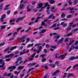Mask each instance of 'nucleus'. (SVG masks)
<instances>
[{
  "instance_id": "obj_1",
  "label": "nucleus",
  "mask_w": 78,
  "mask_h": 78,
  "mask_svg": "<svg viewBox=\"0 0 78 78\" xmlns=\"http://www.w3.org/2000/svg\"><path fill=\"white\" fill-rule=\"evenodd\" d=\"M67 55V54L66 53L65 54L63 55H61L60 56H59V57H58L57 56L59 55L58 54H55V58H58V59H59V58H61V59L62 60V59H64L65 58V57L64 56H66Z\"/></svg>"
},
{
  "instance_id": "obj_2",
  "label": "nucleus",
  "mask_w": 78,
  "mask_h": 78,
  "mask_svg": "<svg viewBox=\"0 0 78 78\" xmlns=\"http://www.w3.org/2000/svg\"><path fill=\"white\" fill-rule=\"evenodd\" d=\"M43 5H45L44 6V7H43L41 8V9L40 10H39V12H41V11H42V9H44V8H45L46 6H50V5H48V3L46 2V3H44L43 4Z\"/></svg>"
},
{
  "instance_id": "obj_3",
  "label": "nucleus",
  "mask_w": 78,
  "mask_h": 78,
  "mask_svg": "<svg viewBox=\"0 0 78 78\" xmlns=\"http://www.w3.org/2000/svg\"><path fill=\"white\" fill-rule=\"evenodd\" d=\"M5 18H6V14H4L2 16L0 19V20L2 22H3L4 20H3Z\"/></svg>"
},
{
  "instance_id": "obj_4",
  "label": "nucleus",
  "mask_w": 78,
  "mask_h": 78,
  "mask_svg": "<svg viewBox=\"0 0 78 78\" xmlns=\"http://www.w3.org/2000/svg\"><path fill=\"white\" fill-rule=\"evenodd\" d=\"M21 60H22V58L20 57L18 58L17 59V61L16 62L15 66H18L17 63L19 61H20Z\"/></svg>"
},
{
  "instance_id": "obj_5",
  "label": "nucleus",
  "mask_w": 78,
  "mask_h": 78,
  "mask_svg": "<svg viewBox=\"0 0 78 78\" xmlns=\"http://www.w3.org/2000/svg\"><path fill=\"white\" fill-rule=\"evenodd\" d=\"M64 38H62L60 40L58 41L57 42V43H58V45H59V44H61V43H62V42H63V41H64Z\"/></svg>"
},
{
  "instance_id": "obj_6",
  "label": "nucleus",
  "mask_w": 78,
  "mask_h": 78,
  "mask_svg": "<svg viewBox=\"0 0 78 78\" xmlns=\"http://www.w3.org/2000/svg\"><path fill=\"white\" fill-rule=\"evenodd\" d=\"M78 59V57H75L74 56H73L70 58L69 60L70 61H73V60H74V59Z\"/></svg>"
},
{
  "instance_id": "obj_7",
  "label": "nucleus",
  "mask_w": 78,
  "mask_h": 78,
  "mask_svg": "<svg viewBox=\"0 0 78 78\" xmlns=\"http://www.w3.org/2000/svg\"><path fill=\"white\" fill-rule=\"evenodd\" d=\"M0 63L2 64V65L1 66L2 67H3L5 66V61H4L3 59H1L0 60Z\"/></svg>"
},
{
  "instance_id": "obj_8",
  "label": "nucleus",
  "mask_w": 78,
  "mask_h": 78,
  "mask_svg": "<svg viewBox=\"0 0 78 78\" xmlns=\"http://www.w3.org/2000/svg\"><path fill=\"white\" fill-rule=\"evenodd\" d=\"M61 25H62L63 27H66L67 26V23H65V22H63L61 24Z\"/></svg>"
},
{
  "instance_id": "obj_9",
  "label": "nucleus",
  "mask_w": 78,
  "mask_h": 78,
  "mask_svg": "<svg viewBox=\"0 0 78 78\" xmlns=\"http://www.w3.org/2000/svg\"><path fill=\"white\" fill-rule=\"evenodd\" d=\"M11 75H12V73H10L8 74H7V73H4L3 74V75H5L6 76H10Z\"/></svg>"
},
{
  "instance_id": "obj_10",
  "label": "nucleus",
  "mask_w": 78,
  "mask_h": 78,
  "mask_svg": "<svg viewBox=\"0 0 78 78\" xmlns=\"http://www.w3.org/2000/svg\"><path fill=\"white\" fill-rule=\"evenodd\" d=\"M16 68V66H11V67H9L8 68L9 70H10V69H15Z\"/></svg>"
},
{
  "instance_id": "obj_11",
  "label": "nucleus",
  "mask_w": 78,
  "mask_h": 78,
  "mask_svg": "<svg viewBox=\"0 0 78 78\" xmlns=\"http://www.w3.org/2000/svg\"><path fill=\"white\" fill-rule=\"evenodd\" d=\"M72 29V27H67L66 28V30H67V33H68L70 30H71V29Z\"/></svg>"
},
{
  "instance_id": "obj_12",
  "label": "nucleus",
  "mask_w": 78,
  "mask_h": 78,
  "mask_svg": "<svg viewBox=\"0 0 78 78\" xmlns=\"http://www.w3.org/2000/svg\"><path fill=\"white\" fill-rule=\"evenodd\" d=\"M43 4L42 3H40V4H38L37 6L39 7V8H41Z\"/></svg>"
},
{
  "instance_id": "obj_13",
  "label": "nucleus",
  "mask_w": 78,
  "mask_h": 78,
  "mask_svg": "<svg viewBox=\"0 0 78 78\" xmlns=\"http://www.w3.org/2000/svg\"><path fill=\"white\" fill-rule=\"evenodd\" d=\"M24 8V5L23 4H21L20 6V9H23Z\"/></svg>"
},
{
  "instance_id": "obj_14",
  "label": "nucleus",
  "mask_w": 78,
  "mask_h": 78,
  "mask_svg": "<svg viewBox=\"0 0 78 78\" xmlns=\"http://www.w3.org/2000/svg\"><path fill=\"white\" fill-rule=\"evenodd\" d=\"M34 45V44H33V43H32V44H29L27 46V48H30V47H33Z\"/></svg>"
},
{
  "instance_id": "obj_15",
  "label": "nucleus",
  "mask_w": 78,
  "mask_h": 78,
  "mask_svg": "<svg viewBox=\"0 0 78 78\" xmlns=\"http://www.w3.org/2000/svg\"><path fill=\"white\" fill-rule=\"evenodd\" d=\"M66 16V14L64 13H62L61 16V17H62V18H64Z\"/></svg>"
},
{
  "instance_id": "obj_16",
  "label": "nucleus",
  "mask_w": 78,
  "mask_h": 78,
  "mask_svg": "<svg viewBox=\"0 0 78 78\" xmlns=\"http://www.w3.org/2000/svg\"><path fill=\"white\" fill-rule=\"evenodd\" d=\"M55 2L54 0H49V3L50 4H53Z\"/></svg>"
},
{
  "instance_id": "obj_17",
  "label": "nucleus",
  "mask_w": 78,
  "mask_h": 78,
  "mask_svg": "<svg viewBox=\"0 0 78 78\" xmlns=\"http://www.w3.org/2000/svg\"><path fill=\"white\" fill-rule=\"evenodd\" d=\"M17 48V46H14L13 47L11 48L10 49V51H12L14 49H16Z\"/></svg>"
},
{
  "instance_id": "obj_18",
  "label": "nucleus",
  "mask_w": 78,
  "mask_h": 78,
  "mask_svg": "<svg viewBox=\"0 0 78 78\" xmlns=\"http://www.w3.org/2000/svg\"><path fill=\"white\" fill-rule=\"evenodd\" d=\"M14 73L15 74H16L17 75L20 73V71H19L18 72L16 71H15L14 72Z\"/></svg>"
},
{
  "instance_id": "obj_19",
  "label": "nucleus",
  "mask_w": 78,
  "mask_h": 78,
  "mask_svg": "<svg viewBox=\"0 0 78 78\" xmlns=\"http://www.w3.org/2000/svg\"><path fill=\"white\" fill-rule=\"evenodd\" d=\"M74 9H75L74 8L69 7L67 8V9H69L70 11H73Z\"/></svg>"
},
{
  "instance_id": "obj_20",
  "label": "nucleus",
  "mask_w": 78,
  "mask_h": 78,
  "mask_svg": "<svg viewBox=\"0 0 78 78\" xmlns=\"http://www.w3.org/2000/svg\"><path fill=\"white\" fill-rule=\"evenodd\" d=\"M10 5H7L5 7V8L4 9V10H7V9H9V8H8V7H9V6H10Z\"/></svg>"
},
{
  "instance_id": "obj_21",
  "label": "nucleus",
  "mask_w": 78,
  "mask_h": 78,
  "mask_svg": "<svg viewBox=\"0 0 78 78\" xmlns=\"http://www.w3.org/2000/svg\"><path fill=\"white\" fill-rule=\"evenodd\" d=\"M22 19L21 18V17H19L17 19V20L16 21V22H19V21H20V20H22Z\"/></svg>"
},
{
  "instance_id": "obj_22",
  "label": "nucleus",
  "mask_w": 78,
  "mask_h": 78,
  "mask_svg": "<svg viewBox=\"0 0 78 78\" xmlns=\"http://www.w3.org/2000/svg\"><path fill=\"white\" fill-rule=\"evenodd\" d=\"M46 31V30H43L41 31L40 32V33L41 34H42V33H44L45 32V31Z\"/></svg>"
},
{
  "instance_id": "obj_23",
  "label": "nucleus",
  "mask_w": 78,
  "mask_h": 78,
  "mask_svg": "<svg viewBox=\"0 0 78 78\" xmlns=\"http://www.w3.org/2000/svg\"><path fill=\"white\" fill-rule=\"evenodd\" d=\"M53 16V14H51V16H49L47 18V19H51V18Z\"/></svg>"
},
{
  "instance_id": "obj_24",
  "label": "nucleus",
  "mask_w": 78,
  "mask_h": 78,
  "mask_svg": "<svg viewBox=\"0 0 78 78\" xmlns=\"http://www.w3.org/2000/svg\"><path fill=\"white\" fill-rule=\"evenodd\" d=\"M5 27H6V25H2L1 27V30H3V29H5Z\"/></svg>"
},
{
  "instance_id": "obj_25",
  "label": "nucleus",
  "mask_w": 78,
  "mask_h": 78,
  "mask_svg": "<svg viewBox=\"0 0 78 78\" xmlns=\"http://www.w3.org/2000/svg\"><path fill=\"white\" fill-rule=\"evenodd\" d=\"M41 25H44L45 27H47L48 25H45V23L44 22H42L41 23Z\"/></svg>"
},
{
  "instance_id": "obj_26",
  "label": "nucleus",
  "mask_w": 78,
  "mask_h": 78,
  "mask_svg": "<svg viewBox=\"0 0 78 78\" xmlns=\"http://www.w3.org/2000/svg\"><path fill=\"white\" fill-rule=\"evenodd\" d=\"M56 26V24L54 23L51 26V27H50V28H52L53 27H55Z\"/></svg>"
},
{
  "instance_id": "obj_27",
  "label": "nucleus",
  "mask_w": 78,
  "mask_h": 78,
  "mask_svg": "<svg viewBox=\"0 0 78 78\" xmlns=\"http://www.w3.org/2000/svg\"><path fill=\"white\" fill-rule=\"evenodd\" d=\"M10 48H11L10 47L6 49H5V50H4V51H5V52H6V51H8V50H9Z\"/></svg>"
},
{
  "instance_id": "obj_28",
  "label": "nucleus",
  "mask_w": 78,
  "mask_h": 78,
  "mask_svg": "<svg viewBox=\"0 0 78 78\" xmlns=\"http://www.w3.org/2000/svg\"><path fill=\"white\" fill-rule=\"evenodd\" d=\"M9 57L12 58V57H13V56H14V54L12 53L9 54Z\"/></svg>"
},
{
  "instance_id": "obj_29",
  "label": "nucleus",
  "mask_w": 78,
  "mask_h": 78,
  "mask_svg": "<svg viewBox=\"0 0 78 78\" xmlns=\"http://www.w3.org/2000/svg\"><path fill=\"white\" fill-rule=\"evenodd\" d=\"M50 7H48L47 8V10H46V12H48L50 11Z\"/></svg>"
},
{
  "instance_id": "obj_30",
  "label": "nucleus",
  "mask_w": 78,
  "mask_h": 78,
  "mask_svg": "<svg viewBox=\"0 0 78 78\" xmlns=\"http://www.w3.org/2000/svg\"><path fill=\"white\" fill-rule=\"evenodd\" d=\"M78 67V64H76L73 66V69H75V67Z\"/></svg>"
},
{
  "instance_id": "obj_31",
  "label": "nucleus",
  "mask_w": 78,
  "mask_h": 78,
  "mask_svg": "<svg viewBox=\"0 0 78 78\" xmlns=\"http://www.w3.org/2000/svg\"><path fill=\"white\" fill-rule=\"evenodd\" d=\"M72 50H73L74 48H75V45L74 44H73L72 45V46H71L70 48Z\"/></svg>"
},
{
  "instance_id": "obj_32",
  "label": "nucleus",
  "mask_w": 78,
  "mask_h": 78,
  "mask_svg": "<svg viewBox=\"0 0 78 78\" xmlns=\"http://www.w3.org/2000/svg\"><path fill=\"white\" fill-rule=\"evenodd\" d=\"M70 76H73V74L69 73V74L68 76H67V78H69Z\"/></svg>"
},
{
  "instance_id": "obj_33",
  "label": "nucleus",
  "mask_w": 78,
  "mask_h": 78,
  "mask_svg": "<svg viewBox=\"0 0 78 78\" xmlns=\"http://www.w3.org/2000/svg\"><path fill=\"white\" fill-rule=\"evenodd\" d=\"M47 59L46 58H43L41 60V62H44L46 61Z\"/></svg>"
},
{
  "instance_id": "obj_34",
  "label": "nucleus",
  "mask_w": 78,
  "mask_h": 78,
  "mask_svg": "<svg viewBox=\"0 0 78 78\" xmlns=\"http://www.w3.org/2000/svg\"><path fill=\"white\" fill-rule=\"evenodd\" d=\"M72 17V15H67L66 16V18L67 19H69V18H70V17Z\"/></svg>"
},
{
  "instance_id": "obj_35",
  "label": "nucleus",
  "mask_w": 78,
  "mask_h": 78,
  "mask_svg": "<svg viewBox=\"0 0 78 78\" xmlns=\"http://www.w3.org/2000/svg\"><path fill=\"white\" fill-rule=\"evenodd\" d=\"M24 68V67L22 66H20L18 67L19 69H23Z\"/></svg>"
},
{
  "instance_id": "obj_36",
  "label": "nucleus",
  "mask_w": 78,
  "mask_h": 78,
  "mask_svg": "<svg viewBox=\"0 0 78 78\" xmlns=\"http://www.w3.org/2000/svg\"><path fill=\"white\" fill-rule=\"evenodd\" d=\"M77 3H78V1L75 0L74 1V4H73V5H75L77 4Z\"/></svg>"
},
{
  "instance_id": "obj_37",
  "label": "nucleus",
  "mask_w": 78,
  "mask_h": 78,
  "mask_svg": "<svg viewBox=\"0 0 78 78\" xmlns=\"http://www.w3.org/2000/svg\"><path fill=\"white\" fill-rule=\"evenodd\" d=\"M36 53H35L33 55H32L31 56V58H34V56L36 55Z\"/></svg>"
},
{
  "instance_id": "obj_38",
  "label": "nucleus",
  "mask_w": 78,
  "mask_h": 78,
  "mask_svg": "<svg viewBox=\"0 0 78 78\" xmlns=\"http://www.w3.org/2000/svg\"><path fill=\"white\" fill-rule=\"evenodd\" d=\"M5 44V42H4L3 43H1L0 44V47H2V46H3Z\"/></svg>"
},
{
  "instance_id": "obj_39",
  "label": "nucleus",
  "mask_w": 78,
  "mask_h": 78,
  "mask_svg": "<svg viewBox=\"0 0 78 78\" xmlns=\"http://www.w3.org/2000/svg\"><path fill=\"white\" fill-rule=\"evenodd\" d=\"M34 23V21L30 22L29 23V25H32V24H33V23Z\"/></svg>"
},
{
  "instance_id": "obj_40",
  "label": "nucleus",
  "mask_w": 78,
  "mask_h": 78,
  "mask_svg": "<svg viewBox=\"0 0 78 78\" xmlns=\"http://www.w3.org/2000/svg\"><path fill=\"white\" fill-rule=\"evenodd\" d=\"M27 41L26 42V44H27V43H28V42H29V41H30V38H27Z\"/></svg>"
},
{
  "instance_id": "obj_41",
  "label": "nucleus",
  "mask_w": 78,
  "mask_h": 78,
  "mask_svg": "<svg viewBox=\"0 0 78 78\" xmlns=\"http://www.w3.org/2000/svg\"><path fill=\"white\" fill-rule=\"evenodd\" d=\"M73 35V34L72 33H71L69 34H67V35L66 36L68 37V36H72V35Z\"/></svg>"
},
{
  "instance_id": "obj_42",
  "label": "nucleus",
  "mask_w": 78,
  "mask_h": 78,
  "mask_svg": "<svg viewBox=\"0 0 78 78\" xmlns=\"http://www.w3.org/2000/svg\"><path fill=\"white\" fill-rule=\"evenodd\" d=\"M68 39H69V38H66V39L64 40V42H68V41H69Z\"/></svg>"
},
{
  "instance_id": "obj_43",
  "label": "nucleus",
  "mask_w": 78,
  "mask_h": 78,
  "mask_svg": "<svg viewBox=\"0 0 78 78\" xmlns=\"http://www.w3.org/2000/svg\"><path fill=\"white\" fill-rule=\"evenodd\" d=\"M44 68L45 69H48V66L47 65H46L44 66Z\"/></svg>"
},
{
  "instance_id": "obj_44",
  "label": "nucleus",
  "mask_w": 78,
  "mask_h": 78,
  "mask_svg": "<svg viewBox=\"0 0 78 78\" xmlns=\"http://www.w3.org/2000/svg\"><path fill=\"white\" fill-rule=\"evenodd\" d=\"M15 20H16V19H14L12 20H10L9 21V22L10 23H11V22H14V21H15Z\"/></svg>"
},
{
  "instance_id": "obj_45",
  "label": "nucleus",
  "mask_w": 78,
  "mask_h": 78,
  "mask_svg": "<svg viewBox=\"0 0 78 78\" xmlns=\"http://www.w3.org/2000/svg\"><path fill=\"white\" fill-rule=\"evenodd\" d=\"M71 67H72L71 66L68 67L66 70V71H68V70H69V69H70Z\"/></svg>"
},
{
  "instance_id": "obj_46",
  "label": "nucleus",
  "mask_w": 78,
  "mask_h": 78,
  "mask_svg": "<svg viewBox=\"0 0 78 78\" xmlns=\"http://www.w3.org/2000/svg\"><path fill=\"white\" fill-rule=\"evenodd\" d=\"M57 73L56 72H54V73L52 74V76H54V75H56Z\"/></svg>"
},
{
  "instance_id": "obj_47",
  "label": "nucleus",
  "mask_w": 78,
  "mask_h": 78,
  "mask_svg": "<svg viewBox=\"0 0 78 78\" xmlns=\"http://www.w3.org/2000/svg\"><path fill=\"white\" fill-rule=\"evenodd\" d=\"M36 63H33L32 64H31L30 67H31V66H34V65H36Z\"/></svg>"
},
{
  "instance_id": "obj_48",
  "label": "nucleus",
  "mask_w": 78,
  "mask_h": 78,
  "mask_svg": "<svg viewBox=\"0 0 78 78\" xmlns=\"http://www.w3.org/2000/svg\"><path fill=\"white\" fill-rule=\"evenodd\" d=\"M11 12V10H9L7 11V14L8 15H9V14H10Z\"/></svg>"
},
{
  "instance_id": "obj_49",
  "label": "nucleus",
  "mask_w": 78,
  "mask_h": 78,
  "mask_svg": "<svg viewBox=\"0 0 78 78\" xmlns=\"http://www.w3.org/2000/svg\"><path fill=\"white\" fill-rule=\"evenodd\" d=\"M41 45V44H38L37 43L34 45V47H36V46H39V45Z\"/></svg>"
},
{
  "instance_id": "obj_50",
  "label": "nucleus",
  "mask_w": 78,
  "mask_h": 78,
  "mask_svg": "<svg viewBox=\"0 0 78 78\" xmlns=\"http://www.w3.org/2000/svg\"><path fill=\"white\" fill-rule=\"evenodd\" d=\"M60 27H57L54 29V30H59L60 29Z\"/></svg>"
},
{
  "instance_id": "obj_51",
  "label": "nucleus",
  "mask_w": 78,
  "mask_h": 78,
  "mask_svg": "<svg viewBox=\"0 0 78 78\" xmlns=\"http://www.w3.org/2000/svg\"><path fill=\"white\" fill-rule=\"evenodd\" d=\"M44 53H47V50L46 49H45L44 50Z\"/></svg>"
},
{
  "instance_id": "obj_52",
  "label": "nucleus",
  "mask_w": 78,
  "mask_h": 78,
  "mask_svg": "<svg viewBox=\"0 0 78 78\" xmlns=\"http://www.w3.org/2000/svg\"><path fill=\"white\" fill-rule=\"evenodd\" d=\"M76 24H73V25L72 26V28H75V27H76Z\"/></svg>"
},
{
  "instance_id": "obj_53",
  "label": "nucleus",
  "mask_w": 78,
  "mask_h": 78,
  "mask_svg": "<svg viewBox=\"0 0 78 78\" xmlns=\"http://www.w3.org/2000/svg\"><path fill=\"white\" fill-rule=\"evenodd\" d=\"M19 49L20 50H22L23 49V46H20Z\"/></svg>"
},
{
  "instance_id": "obj_54",
  "label": "nucleus",
  "mask_w": 78,
  "mask_h": 78,
  "mask_svg": "<svg viewBox=\"0 0 78 78\" xmlns=\"http://www.w3.org/2000/svg\"><path fill=\"white\" fill-rule=\"evenodd\" d=\"M50 47V46H49V45L48 44H46V48H49V47Z\"/></svg>"
},
{
  "instance_id": "obj_55",
  "label": "nucleus",
  "mask_w": 78,
  "mask_h": 78,
  "mask_svg": "<svg viewBox=\"0 0 78 78\" xmlns=\"http://www.w3.org/2000/svg\"><path fill=\"white\" fill-rule=\"evenodd\" d=\"M47 76H48V74H46L45 75H44V76L43 77V78H47Z\"/></svg>"
},
{
  "instance_id": "obj_56",
  "label": "nucleus",
  "mask_w": 78,
  "mask_h": 78,
  "mask_svg": "<svg viewBox=\"0 0 78 78\" xmlns=\"http://www.w3.org/2000/svg\"><path fill=\"white\" fill-rule=\"evenodd\" d=\"M11 60V59L9 58V59H7L5 60V61H7V62H8V61H9Z\"/></svg>"
},
{
  "instance_id": "obj_57",
  "label": "nucleus",
  "mask_w": 78,
  "mask_h": 78,
  "mask_svg": "<svg viewBox=\"0 0 78 78\" xmlns=\"http://www.w3.org/2000/svg\"><path fill=\"white\" fill-rule=\"evenodd\" d=\"M26 17V16H23L21 18L22 19V20H23V19H25Z\"/></svg>"
},
{
  "instance_id": "obj_58",
  "label": "nucleus",
  "mask_w": 78,
  "mask_h": 78,
  "mask_svg": "<svg viewBox=\"0 0 78 78\" xmlns=\"http://www.w3.org/2000/svg\"><path fill=\"white\" fill-rule=\"evenodd\" d=\"M74 12L75 11H73L72 10H71L69 12L70 13H72V14H73V13H74Z\"/></svg>"
},
{
  "instance_id": "obj_59",
  "label": "nucleus",
  "mask_w": 78,
  "mask_h": 78,
  "mask_svg": "<svg viewBox=\"0 0 78 78\" xmlns=\"http://www.w3.org/2000/svg\"><path fill=\"white\" fill-rule=\"evenodd\" d=\"M51 12H56V10H51Z\"/></svg>"
},
{
  "instance_id": "obj_60",
  "label": "nucleus",
  "mask_w": 78,
  "mask_h": 78,
  "mask_svg": "<svg viewBox=\"0 0 78 78\" xmlns=\"http://www.w3.org/2000/svg\"><path fill=\"white\" fill-rule=\"evenodd\" d=\"M51 48H53L54 49H55L56 48V46H51Z\"/></svg>"
},
{
  "instance_id": "obj_61",
  "label": "nucleus",
  "mask_w": 78,
  "mask_h": 78,
  "mask_svg": "<svg viewBox=\"0 0 78 78\" xmlns=\"http://www.w3.org/2000/svg\"><path fill=\"white\" fill-rule=\"evenodd\" d=\"M38 48H39V50H41V49L42 48V46L39 47Z\"/></svg>"
},
{
  "instance_id": "obj_62",
  "label": "nucleus",
  "mask_w": 78,
  "mask_h": 78,
  "mask_svg": "<svg viewBox=\"0 0 78 78\" xmlns=\"http://www.w3.org/2000/svg\"><path fill=\"white\" fill-rule=\"evenodd\" d=\"M78 44V41H76L75 44V45H77Z\"/></svg>"
},
{
  "instance_id": "obj_63",
  "label": "nucleus",
  "mask_w": 78,
  "mask_h": 78,
  "mask_svg": "<svg viewBox=\"0 0 78 78\" xmlns=\"http://www.w3.org/2000/svg\"><path fill=\"white\" fill-rule=\"evenodd\" d=\"M74 48H75V49L76 50H77V49H78V46L74 47Z\"/></svg>"
},
{
  "instance_id": "obj_64",
  "label": "nucleus",
  "mask_w": 78,
  "mask_h": 78,
  "mask_svg": "<svg viewBox=\"0 0 78 78\" xmlns=\"http://www.w3.org/2000/svg\"><path fill=\"white\" fill-rule=\"evenodd\" d=\"M10 78H14V75H12L10 76Z\"/></svg>"
}]
</instances>
